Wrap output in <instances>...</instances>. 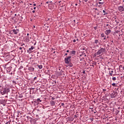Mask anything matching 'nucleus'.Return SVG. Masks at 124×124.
<instances>
[{
  "label": "nucleus",
  "mask_w": 124,
  "mask_h": 124,
  "mask_svg": "<svg viewBox=\"0 0 124 124\" xmlns=\"http://www.w3.org/2000/svg\"><path fill=\"white\" fill-rule=\"evenodd\" d=\"M103 92H104V93H105V92H106V89H103Z\"/></svg>",
  "instance_id": "8fccbe9b"
},
{
  "label": "nucleus",
  "mask_w": 124,
  "mask_h": 124,
  "mask_svg": "<svg viewBox=\"0 0 124 124\" xmlns=\"http://www.w3.org/2000/svg\"><path fill=\"white\" fill-rule=\"evenodd\" d=\"M76 54V51L75 50H71L69 52V56H72V57H73V56H75V54Z\"/></svg>",
  "instance_id": "4468645a"
},
{
  "label": "nucleus",
  "mask_w": 124,
  "mask_h": 124,
  "mask_svg": "<svg viewBox=\"0 0 124 124\" xmlns=\"http://www.w3.org/2000/svg\"><path fill=\"white\" fill-rule=\"evenodd\" d=\"M33 112H35L36 113L34 114V116H36V118H38V115L41 114V110L40 109H36V111H33Z\"/></svg>",
  "instance_id": "423d86ee"
},
{
  "label": "nucleus",
  "mask_w": 124,
  "mask_h": 124,
  "mask_svg": "<svg viewBox=\"0 0 124 124\" xmlns=\"http://www.w3.org/2000/svg\"><path fill=\"white\" fill-rule=\"evenodd\" d=\"M52 85H54V86H55L56 84H57V81H54V82H52Z\"/></svg>",
  "instance_id": "f704fd0d"
},
{
  "label": "nucleus",
  "mask_w": 124,
  "mask_h": 124,
  "mask_svg": "<svg viewBox=\"0 0 124 124\" xmlns=\"http://www.w3.org/2000/svg\"><path fill=\"white\" fill-rule=\"evenodd\" d=\"M13 33H14V34H17L19 32V29H14L13 30Z\"/></svg>",
  "instance_id": "a211bd4d"
},
{
  "label": "nucleus",
  "mask_w": 124,
  "mask_h": 124,
  "mask_svg": "<svg viewBox=\"0 0 124 124\" xmlns=\"http://www.w3.org/2000/svg\"><path fill=\"white\" fill-rule=\"evenodd\" d=\"M64 106V103H61V106Z\"/></svg>",
  "instance_id": "c03bdc74"
},
{
  "label": "nucleus",
  "mask_w": 124,
  "mask_h": 124,
  "mask_svg": "<svg viewBox=\"0 0 124 124\" xmlns=\"http://www.w3.org/2000/svg\"><path fill=\"white\" fill-rule=\"evenodd\" d=\"M33 9H34V10H35L36 9V7H34L33 8Z\"/></svg>",
  "instance_id": "0e129e2a"
},
{
  "label": "nucleus",
  "mask_w": 124,
  "mask_h": 124,
  "mask_svg": "<svg viewBox=\"0 0 124 124\" xmlns=\"http://www.w3.org/2000/svg\"><path fill=\"white\" fill-rule=\"evenodd\" d=\"M112 86H113V87L116 86V83H112Z\"/></svg>",
  "instance_id": "79ce46f5"
},
{
  "label": "nucleus",
  "mask_w": 124,
  "mask_h": 124,
  "mask_svg": "<svg viewBox=\"0 0 124 124\" xmlns=\"http://www.w3.org/2000/svg\"><path fill=\"white\" fill-rule=\"evenodd\" d=\"M28 70L29 71H30V72H33V71H34V67L32 66L29 67Z\"/></svg>",
  "instance_id": "dca6fc26"
},
{
  "label": "nucleus",
  "mask_w": 124,
  "mask_h": 124,
  "mask_svg": "<svg viewBox=\"0 0 124 124\" xmlns=\"http://www.w3.org/2000/svg\"><path fill=\"white\" fill-rule=\"evenodd\" d=\"M87 0H83V1H85V2H87Z\"/></svg>",
  "instance_id": "6e6d98bb"
},
{
  "label": "nucleus",
  "mask_w": 124,
  "mask_h": 124,
  "mask_svg": "<svg viewBox=\"0 0 124 124\" xmlns=\"http://www.w3.org/2000/svg\"><path fill=\"white\" fill-rule=\"evenodd\" d=\"M93 44H100L99 41H98V40H95Z\"/></svg>",
  "instance_id": "a878e982"
},
{
  "label": "nucleus",
  "mask_w": 124,
  "mask_h": 124,
  "mask_svg": "<svg viewBox=\"0 0 124 124\" xmlns=\"http://www.w3.org/2000/svg\"><path fill=\"white\" fill-rule=\"evenodd\" d=\"M50 20H51L50 18H48L47 20V21H50Z\"/></svg>",
  "instance_id": "e2e57ef3"
},
{
  "label": "nucleus",
  "mask_w": 124,
  "mask_h": 124,
  "mask_svg": "<svg viewBox=\"0 0 124 124\" xmlns=\"http://www.w3.org/2000/svg\"><path fill=\"white\" fill-rule=\"evenodd\" d=\"M25 41L27 42V43L30 42V37L28 36H26L25 37Z\"/></svg>",
  "instance_id": "4be33fe9"
},
{
  "label": "nucleus",
  "mask_w": 124,
  "mask_h": 124,
  "mask_svg": "<svg viewBox=\"0 0 124 124\" xmlns=\"http://www.w3.org/2000/svg\"><path fill=\"white\" fill-rule=\"evenodd\" d=\"M2 76H1V74H0V79H1Z\"/></svg>",
  "instance_id": "4d7b16f0"
},
{
  "label": "nucleus",
  "mask_w": 124,
  "mask_h": 124,
  "mask_svg": "<svg viewBox=\"0 0 124 124\" xmlns=\"http://www.w3.org/2000/svg\"><path fill=\"white\" fill-rule=\"evenodd\" d=\"M37 102H38L39 103V102H41V100H40V98H38L35 100Z\"/></svg>",
  "instance_id": "7c9ffc66"
},
{
  "label": "nucleus",
  "mask_w": 124,
  "mask_h": 124,
  "mask_svg": "<svg viewBox=\"0 0 124 124\" xmlns=\"http://www.w3.org/2000/svg\"><path fill=\"white\" fill-rule=\"evenodd\" d=\"M16 121H17V122H19V120H18V118H16Z\"/></svg>",
  "instance_id": "69168bd1"
},
{
  "label": "nucleus",
  "mask_w": 124,
  "mask_h": 124,
  "mask_svg": "<svg viewBox=\"0 0 124 124\" xmlns=\"http://www.w3.org/2000/svg\"><path fill=\"white\" fill-rule=\"evenodd\" d=\"M110 41H111V42L112 43H114V41L110 40Z\"/></svg>",
  "instance_id": "13d9d810"
},
{
  "label": "nucleus",
  "mask_w": 124,
  "mask_h": 124,
  "mask_svg": "<svg viewBox=\"0 0 124 124\" xmlns=\"http://www.w3.org/2000/svg\"><path fill=\"white\" fill-rule=\"evenodd\" d=\"M117 95H118V93L117 92L113 91L111 94V98H115Z\"/></svg>",
  "instance_id": "0eeeda50"
},
{
  "label": "nucleus",
  "mask_w": 124,
  "mask_h": 124,
  "mask_svg": "<svg viewBox=\"0 0 124 124\" xmlns=\"http://www.w3.org/2000/svg\"><path fill=\"white\" fill-rule=\"evenodd\" d=\"M22 68H24V67L23 66H20V67L19 68V69H22Z\"/></svg>",
  "instance_id": "a19ab883"
},
{
  "label": "nucleus",
  "mask_w": 124,
  "mask_h": 124,
  "mask_svg": "<svg viewBox=\"0 0 124 124\" xmlns=\"http://www.w3.org/2000/svg\"><path fill=\"white\" fill-rule=\"evenodd\" d=\"M16 80H19V78H16L15 80H13V84H17Z\"/></svg>",
  "instance_id": "c85d7f7f"
},
{
  "label": "nucleus",
  "mask_w": 124,
  "mask_h": 124,
  "mask_svg": "<svg viewBox=\"0 0 124 124\" xmlns=\"http://www.w3.org/2000/svg\"><path fill=\"white\" fill-rule=\"evenodd\" d=\"M64 56H67V53H65Z\"/></svg>",
  "instance_id": "774afa93"
},
{
  "label": "nucleus",
  "mask_w": 124,
  "mask_h": 124,
  "mask_svg": "<svg viewBox=\"0 0 124 124\" xmlns=\"http://www.w3.org/2000/svg\"><path fill=\"white\" fill-rule=\"evenodd\" d=\"M22 49H23V47H19V50H22Z\"/></svg>",
  "instance_id": "864d4df0"
},
{
  "label": "nucleus",
  "mask_w": 124,
  "mask_h": 124,
  "mask_svg": "<svg viewBox=\"0 0 124 124\" xmlns=\"http://www.w3.org/2000/svg\"><path fill=\"white\" fill-rule=\"evenodd\" d=\"M50 103L51 106H55L56 105V101L50 100Z\"/></svg>",
  "instance_id": "6ab92c4d"
},
{
  "label": "nucleus",
  "mask_w": 124,
  "mask_h": 124,
  "mask_svg": "<svg viewBox=\"0 0 124 124\" xmlns=\"http://www.w3.org/2000/svg\"><path fill=\"white\" fill-rule=\"evenodd\" d=\"M88 120H89L90 121V122H93V118L92 117V118H90L89 119H88Z\"/></svg>",
  "instance_id": "473e14b6"
},
{
  "label": "nucleus",
  "mask_w": 124,
  "mask_h": 124,
  "mask_svg": "<svg viewBox=\"0 0 124 124\" xmlns=\"http://www.w3.org/2000/svg\"><path fill=\"white\" fill-rule=\"evenodd\" d=\"M82 73H83V74H86V71H85V70H84L82 72Z\"/></svg>",
  "instance_id": "37998d69"
},
{
  "label": "nucleus",
  "mask_w": 124,
  "mask_h": 124,
  "mask_svg": "<svg viewBox=\"0 0 124 124\" xmlns=\"http://www.w3.org/2000/svg\"><path fill=\"white\" fill-rule=\"evenodd\" d=\"M108 70H112L109 71L110 76H115V75L113 74V73H114V71H113V69H112L111 68H108Z\"/></svg>",
  "instance_id": "9b49d317"
},
{
  "label": "nucleus",
  "mask_w": 124,
  "mask_h": 124,
  "mask_svg": "<svg viewBox=\"0 0 124 124\" xmlns=\"http://www.w3.org/2000/svg\"><path fill=\"white\" fill-rule=\"evenodd\" d=\"M33 49H34V46H31V48L27 50V52L29 53V54L32 53V52H33Z\"/></svg>",
  "instance_id": "9d476101"
},
{
  "label": "nucleus",
  "mask_w": 124,
  "mask_h": 124,
  "mask_svg": "<svg viewBox=\"0 0 124 124\" xmlns=\"http://www.w3.org/2000/svg\"><path fill=\"white\" fill-rule=\"evenodd\" d=\"M46 73L47 75H50V70H48L47 71H46Z\"/></svg>",
  "instance_id": "c756f323"
},
{
  "label": "nucleus",
  "mask_w": 124,
  "mask_h": 124,
  "mask_svg": "<svg viewBox=\"0 0 124 124\" xmlns=\"http://www.w3.org/2000/svg\"><path fill=\"white\" fill-rule=\"evenodd\" d=\"M68 121L73 122L74 121V118L73 117H69L67 118Z\"/></svg>",
  "instance_id": "aec40b11"
},
{
  "label": "nucleus",
  "mask_w": 124,
  "mask_h": 124,
  "mask_svg": "<svg viewBox=\"0 0 124 124\" xmlns=\"http://www.w3.org/2000/svg\"><path fill=\"white\" fill-rule=\"evenodd\" d=\"M10 90L9 89V88H4L2 90H1V93H2V94H5L6 93H9V91Z\"/></svg>",
  "instance_id": "f03ea898"
},
{
  "label": "nucleus",
  "mask_w": 124,
  "mask_h": 124,
  "mask_svg": "<svg viewBox=\"0 0 124 124\" xmlns=\"http://www.w3.org/2000/svg\"><path fill=\"white\" fill-rule=\"evenodd\" d=\"M10 67L12 70L11 74H12V72H15V71H16V68L17 67V65L14 63H12L11 64Z\"/></svg>",
  "instance_id": "7ed1b4c3"
},
{
  "label": "nucleus",
  "mask_w": 124,
  "mask_h": 124,
  "mask_svg": "<svg viewBox=\"0 0 124 124\" xmlns=\"http://www.w3.org/2000/svg\"><path fill=\"white\" fill-rule=\"evenodd\" d=\"M38 66L39 69H42V67H43L42 65H38Z\"/></svg>",
  "instance_id": "2f4dec72"
},
{
  "label": "nucleus",
  "mask_w": 124,
  "mask_h": 124,
  "mask_svg": "<svg viewBox=\"0 0 124 124\" xmlns=\"http://www.w3.org/2000/svg\"><path fill=\"white\" fill-rule=\"evenodd\" d=\"M26 119H25V121H30V122H31L32 121V119L31 117H30V116H26Z\"/></svg>",
  "instance_id": "412c9836"
},
{
  "label": "nucleus",
  "mask_w": 124,
  "mask_h": 124,
  "mask_svg": "<svg viewBox=\"0 0 124 124\" xmlns=\"http://www.w3.org/2000/svg\"><path fill=\"white\" fill-rule=\"evenodd\" d=\"M32 13H35V10H33V11H32Z\"/></svg>",
  "instance_id": "5fc2aeb1"
},
{
  "label": "nucleus",
  "mask_w": 124,
  "mask_h": 124,
  "mask_svg": "<svg viewBox=\"0 0 124 124\" xmlns=\"http://www.w3.org/2000/svg\"><path fill=\"white\" fill-rule=\"evenodd\" d=\"M73 42H74V43H75V42H76V40L75 39L73 40Z\"/></svg>",
  "instance_id": "de8ad7c7"
},
{
  "label": "nucleus",
  "mask_w": 124,
  "mask_h": 124,
  "mask_svg": "<svg viewBox=\"0 0 124 124\" xmlns=\"http://www.w3.org/2000/svg\"><path fill=\"white\" fill-rule=\"evenodd\" d=\"M119 67H123V65H120Z\"/></svg>",
  "instance_id": "338daca9"
},
{
  "label": "nucleus",
  "mask_w": 124,
  "mask_h": 124,
  "mask_svg": "<svg viewBox=\"0 0 124 124\" xmlns=\"http://www.w3.org/2000/svg\"><path fill=\"white\" fill-rule=\"evenodd\" d=\"M112 80H113V81H116V77L112 78Z\"/></svg>",
  "instance_id": "ea45409f"
},
{
  "label": "nucleus",
  "mask_w": 124,
  "mask_h": 124,
  "mask_svg": "<svg viewBox=\"0 0 124 124\" xmlns=\"http://www.w3.org/2000/svg\"><path fill=\"white\" fill-rule=\"evenodd\" d=\"M97 2L99 4L103 5V4H104V0H97Z\"/></svg>",
  "instance_id": "2eb2a0df"
},
{
  "label": "nucleus",
  "mask_w": 124,
  "mask_h": 124,
  "mask_svg": "<svg viewBox=\"0 0 124 124\" xmlns=\"http://www.w3.org/2000/svg\"><path fill=\"white\" fill-rule=\"evenodd\" d=\"M38 104H39V103L38 102H37L35 100L34 101V105H35V106H37Z\"/></svg>",
  "instance_id": "bb28decb"
},
{
  "label": "nucleus",
  "mask_w": 124,
  "mask_h": 124,
  "mask_svg": "<svg viewBox=\"0 0 124 124\" xmlns=\"http://www.w3.org/2000/svg\"><path fill=\"white\" fill-rule=\"evenodd\" d=\"M85 57L84 56L81 57V58L80 59V61H83V60H84Z\"/></svg>",
  "instance_id": "e433bc0d"
},
{
  "label": "nucleus",
  "mask_w": 124,
  "mask_h": 124,
  "mask_svg": "<svg viewBox=\"0 0 124 124\" xmlns=\"http://www.w3.org/2000/svg\"><path fill=\"white\" fill-rule=\"evenodd\" d=\"M103 12L104 13V16H106V15H108V13H107V10L106 9L103 10Z\"/></svg>",
  "instance_id": "b1692460"
},
{
  "label": "nucleus",
  "mask_w": 124,
  "mask_h": 124,
  "mask_svg": "<svg viewBox=\"0 0 124 124\" xmlns=\"http://www.w3.org/2000/svg\"><path fill=\"white\" fill-rule=\"evenodd\" d=\"M101 37H104V39H103V40L104 41V42H106V40H107L108 38H109V36H107L106 38V36H105L104 33L101 34Z\"/></svg>",
  "instance_id": "6e6552de"
},
{
  "label": "nucleus",
  "mask_w": 124,
  "mask_h": 124,
  "mask_svg": "<svg viewBox=\"0 0 124 124\" xmlns=\"http://www.w3.org/2000/svg\"><path fill=\"white\" fill-rule=\"evenodd\" d=\"M33 6H36V4H33Z\"/></svg>",
  "instance_id": "680f3d73"
},
{
  "label": "nucleus",
  "mask_w": 124,
  "mask_h": 124,
  "mask_svg": "<svg viewBox=\"0 0 124 124\" xmlns=\"http://www.w3.org/2000/svg\"><path fill=\"white\" fill-rule=\"evenodd\" d=\"M66 52H67V53H70L69 50H67L66 51Z\"/></svg>",
  "instance_id": "bf43d9fd"
},
{
  "label": "nucleus",
  "mask_w": 124,
  "mask_h": 124,
  "mask_svg": "<svg viewBox=\"0 0 124 124\" xmlns=\"http://www.w3.org/2000/svg\"><path fill=\"white\" fill-rule=\"evenodd\" d=\"M105 48L100 47V49L98 50L96 53H94V57L96 56H99V55H103L106 52Z\"/></svg>",
  "instance_id": "f257e3e1"
},
{
  "label": "nucleus",
  "mask_w": 124,
  "mask_h": 124,
  "mask_svg": "<svg viewBox=\"0 0 124 124\" xmlns=\"http://www.w3.org/2000/svg\"><path fill=\"white\" fill-rule=\"evenodd\" d=\"M17 93H12L11 94V96H12L11 98L12 99H13L14 98H17Z\"/></svg>",
  "instance_id": "1a4fd4ad"
},
{
  "label": "nucleus",
  "mask_w": 124,
  "mask_h": 124,
  "mask_svg": "<svg viewBox=\"0 0 124 124\" xmlns=\"http://www.w3.org/2000/svg\"><path fill=\"white\" fill-rule=\"evenodd\" d=\"M51 100H52V101L55 100V97H52Z\"/></svg>",
  "instance_id": "a18cd8bd"
},
{
  "label": "nucleus",
  "mask_w": 124,
  "mask_h": 124,
  "mask_svg": "<svg viewBox=\"0 0 124 124\" xmlns=\"http://www.w3.org/2000/svg\"><path fill=\"white\" fill-rule=\"evenodd\" d=\"M80 57H87V55H86V53L84 51H81V54L79 55Z\"/></svg>",
  "instance_id": "5701e85b"
},
{
  "label": "nucleus",
  "mask_w": 124,
  "mask_h": 124,
  "mask_svg": "<svg viewBox=\"0 0 124 124\" xmlns=\"http://www.w3.org/2000/svg\"><path fill=\"white\" fill-rule=\"evenodd\" d=\"M27 36H29V35H30V34L29 33H28L27 34Z\"/></svg>",
  "instance_id": "052dcab7"
},
{
  "label": "nucleus",
  "mask_w": 124,
  "mask_h": 124,
  "mask_svg": "<svg viewBox=\"0 0 124 124\" xmlns=\"http://www.w3.org/2000/svg\"><path fill=\"white\" fill-rule=\"evenodd\" d=\"M18 97H19V98H23V95L22 94H20L19 95Z\"/></svg>",
  "instance_id": "58836bf2"
},
{
  "label": "nucleus",
  "mask_w": 124,
  "mask_h": 124,
  "mask_svg": "<svg viewBox=\"0 0 124 124\" xmlns=\"http://www.w3.org/2000/svg\"><path fill=\"white\" fill-rule=\"evenodd\" d=\"M106 26L107 27H111V26H110L109 24H107Z\"/></svg>",
  "instance_id": "3c124183"
},
{
  "label": "nucleus",
  "mask_w": 124,
  "mask_h": 124,
  "mask_svg": "<svg viewBox=\"0 0 124 124\" xmlns=\"http://www.w3.org/2000/svg\"><path fill=\"white\" fill-rule=\"evenodd\" d=\"M118 10L120 11V12H124V6H120L118 7Z\"/></svg>",
  "instance_id": "ddd939ff"
},
{
  "label": "nucleus",
  "mask_w": 124,
  "mask_h": 124,
  "mask_svg": "<svg viewBox=\"0 0 124 124\" xmlns=\"http://www.w3.org/2000/svg\"><path fill=\"white\" fill-rule=\"evenodd\" d=\"M71 56H69L67 57V58H64V62L66 64L69 63L70 61H71Z\"/></svg>",
  "instance_id": "39448f33"
},
{
  "label": "nucleus",
  "mask_w": 124,
  "mask_h": 124,
  "mask_svg": "<svg viewBox=\"0 0 124 124\" xmlns=\"http://www.w3.org/2000/svg\"><path fill=\"white\" fill-rule=\"evenodd\" d=\"M64 71L63 70H61V73H63Z\"/></svg>",
  "instance_id": "09e8293b"
},
{
  "label": "nucleus",
  "mask_w": 124,
  "mask_h": 124,
  "mask_svg": "<svg viewBox=\"0 0 124 124\" xmlns=\"http://www.w3.org/2000/svg\"><path fill=\"white\" fill-rule=\"evenodd\" d=\"M105 122L106 123H107L108 122V121H109V118H106L105 119Z\"/></svg>",
  "instance_id": "72a5a7b5"
},
{
  "label": "nucleus",
  "mask_w": 124,
  "mask_h": 124,
  "mask_svg": "<svg viewBox=\"0 0 124 124\" xmlns=\"http://www.w3.org/2000/svg\"><path fill=\"white\" fill-rule=\"evenodd\" d=\"M94 29L95 30V31H96V29H97V27H94Z\"/></svg>",
  "instance_id": "603ef678"
},
{
  "label": "nucleus",
  "mask_w": 124,
  "mask_h": 124,
  "mask_svg": "<svg viewBox=\"0 0 124 124\" xmlns=\"http://www.w3.org/2000/svg\"><path fill=\"white\" fill-rule=\"evenodd\" d=\"M111 32V30L109 29V30H107L105 31V34H106V35H109L110 34V33Z\"/></svg>",
  "instance_id": "f3484780"
},
{
  "label": "nucleus",
  "mask_w": 124,
  "mask_h": 124,
  "mask_svg": "<svg viewBox=\"0 0 124 124\" xmlns=\"http://www.w3.org/2000/svg\"><path fill=\"white\" fill-rule=\"evenodd\" d=\"M67 64H68V66H69L70 67H73V63L71 62H69V63H67Z\"/></svg>",
  "instance_id": "393cba45"
},
{
  "label": "nucleus",
  "mask_w": 124,
  "mask_h": 124,
  "mask_svg": "<svg viewBox=\"0 0 124 124\" xmlns=\"http://www.w3.org/2000/svg\"><path fill=\"white\" fill-rule=\"evenodd\" d=\"M10 123H11V120H10L6 122L5 124H10Z\"/></svg>",
  "instance_id": "4c0bfd02"
},
{
  "label": "nucleus",
  "mask_w": 124,
  "mask_h": 124,
  "mask_svg": "<svg viewBox=\"0 0 124 124\" xmlns=\"http://www.w3.org/2000/svg\"><path fill=\"white\" fill-rule=\"evenodd\" d=\"M34 90V88H30V93H33V91Z\"/></svg>",
  "instance_id": "cd10ccee"
},
{
  "label": "nucleus",
  "mask_w": 124,
  "mask_h": 124,
  "mask_svg": "<svg viewBox=\"0 0 124 124\" xmlns=\"http://www.w3.org/2000/svg\"><path fill=\"white\" fill-rule=\"evenodd\" d=\"M90 112H93V113L94 114H96V113L97 112V111H96V110L95 109L96 108H90Z\"/></svg>",
  "instance_id": "f8f14e48"
},
{
  "label": "nucleus",
  "mask_w": 124,
  "mask_h": 124,
  "mask_svg": "<svg viewBox=\"0 0 124 124\" xmlns=\"http://www.w3.org/2000/svg\"><path fill=\"white\" fill-rule=\"evenodd\" d=\"M37 79V77H35L34 78V80H36Z\"/></svg>",
  "instance_id": "49530a36"
},
{
  "label": "nucleus",
  "mask_w": 124,
  "mask_h": 124,
  "mask_svg": "<svg viewBox=\"0 0 124 124\" xmlns=\"http://www.w3.org/2000/svg\"><path fill=\"white\" fill-rule=\"evenodd\" d=\"M8 64H10V62H8L5 65V68H6L7 72H12L11 68H10V66L8 67L7 66Z\"/></svg>",
  "instance_id": "20e7f679"
},
{
  "label": "nucleus",
  "mask_w": 124,
  "mask_h": 124,
  "mask_svg": "<svg viewBox=\"0 0 124 124\" xmlns=\"http://www.w3.org/2000/svg\"><path fill=\"white\" fill-rule=\"evenodd\" d=\"M3 89L2 85H0V91H1Z\"/></svg>",
  "instance_id": "c9c22d12"
}]
</instances>
